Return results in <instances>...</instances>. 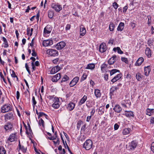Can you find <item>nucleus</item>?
Masks as SVG:
<instances>
[{
    "label": "nucleus",
    "instance_id": "obj_61",
    "mask_svg": "<svg viewBox=\"0 0 154 154\" xmlns=\"http://www.w3.org/2000/svg\"><path fill=\"white\" fill-rule=\"evenodd\" d=\"M63 133L64 135H65V137L66 139V140H69V136L67 135V134L64 132H63Z\"/></svg>",
    "mask_w": 154,
    "mask_h": 154
},
{
    "label": "nucleus",
    "instance_id": "obj_18",
    "mask_svg": "<svg viewBox=\"0 0 154 154\" xmlns=\"http://www.w3.org/2000/svg\"><path fill=\"white\" fill-rule=\"evenodd\" d=\"M75 106V104L73 102H70L67 105V109L69 111L72 110Z\"/></svg>",
    "mask_w": 154,
    "mask_h": 154
},
{
    "label": "nucleus",
    "instance_id": "obj_6",
    "mask_svg": "<svg viewBox=\"0 0 154 154\" xmlns=\"http://www.w3.org/2000/svg\"><path fill=\"white\" fill-rule=\"evenodd\" d=\"M54 103L52 104V106L54 109H57L60 106V102L59 101V98L54 97Z\"/></svg>",
    "mask_w": 154,
    "mask_h": 154
},
{
    "label": "nucleus",
    "instance_id": "obj_21",
    "mask_svg": "<svg viewBox=\"0 0 154 154\" xmlns=\"http://www.w3.org/2000/svg\"><path fill=\"white\" fill-rule=\"evenodd\" d=\"M24 126L26 129V132L27 134H31L32 133L30 125L29 124L28 125V128L26 125H25Z\"/></svg>",
    "mask_w": 154,
    "mask_h": 154
},
{
    "label": "nucleus",
    "instance_id": "obj_25",
    "mask_svg": "<svg viewBox=\"0 0 154 154\" xmlns=\"http://www.w3.org/2000/svg\"><path fill=\"white\" fill-rule=\"evenodd\" d=\"M94 94L97 98H100L101 96V94L100 91L97 89H94Z\"/></svg>",
    "mask_w": 154,
    "mask_h": 154
},
{
    "label": "nucleus",
    "instance_id": "obj_39",
    "mask_svg": "<svg viewBox=\"0 0 154 154\" xmlns=\"http://www.w3.org/2000/svg\"><path fill=\"white\" fill-rule=\"evenodd\" d=\"M114 25L112 22H111L109 26V29L110 31H112L114 30Z\"/></svg>",
    "mask_w": 154,
    "mask_h": 154
},
{
    "label": "nucleus",
    "instance_id": "obj_48",
    "mask_svg": "<svg viewBox=\"0 0 154 154\" xmlns=\"http://www.w3.org/2000/svg\"><path fill=\"white\" fill-rule=\"evenodd\" d=\"M147 17L148 18V25L149 26L151 25V16L150 15H149L147 16Z\"/></svg>",
    "mask_w": 154,
    "mask_h": 154
},
{
    "label": "nucleus",
    "instance_id": "obj_50",
    "mask_svg": "<svg viewBox=\"0 0 154 154\" xmlns=\"http://www.w3.org/2000/svg\"><path fill=\"white\" fill-rule=\"evenodd\" d=\"M82 123V121H79L77 124V127L78 129H79L81 126V125Z\"/></svg>",
    "mask_w": 154,
    "mask_h": 154
},
{
    "label": "nucleus",
    "instance_id": "obj_13",
    "mask_svg": "<svg viewBox=\"0 0 154 154\" xmlns=\"http://www.w3.org/2000/svg\"><path fill=\"white\" fill-rule=\"evenodd\" d=\"M53 44V41L51 40H44L43 41L42 44L44 46H50Z\"/></svg>",
    "mask_w": 154,
    "mask_h": 154
},
{
    "label": "nucleus",
    "instance_id": "obj_58",
    "mask_svg": "<svg viewBox=\"0 0 154 154\" xmlns=\"http://www.w3.org/2000/svg\"><path fill=\"white\" fill-rule=\"evenodd\" d=\"M59 60V59L58 58H57L54 60H53V62L55 64H57Z\"/></svg>",
    "mask_w": 154,
    "mask_h": 154
},
{
    "label": "nucleus",
    "instance_id": "obj_59",
    "mask_svg": "<svg viewBox=\"0 0 154 154\" xmlns=\"http://www.w3.org/2000/svg\"><path fill=\"white\" fill-rule=\"evenodd\" d=\"M20 94L18 91H17L16 93V98L17 100H18L20 97Z\"/></svg>",
    "mask_w": 154,
    "mask_h": 154
},
{
    "label": "nucleus",
    "instance_id": "obj_64",
    "mask_svg": "<svg viewBox=\"0 0 154 154\" xmlns=\"http://www.w3.org/2000/svg\"><path fill=\"white\" fill-rule=\"evenodd\" d=\"M150 122L151 123L154 124V118L153 117L151 118Z\"/></svg>",
    "mask_w": 154,
    "mask_h": 154
},
{
    "label": "nucleus",
    "instance_id": "obj_29",
    "mask_svg": "<svg viewBox=\"0 0 154 154\" xmlns=\"http://www.w3.org/2000/svg\"><path fill=\"white\" fill-rule=\"evenodd\" d=\"M124 23L120 22L117 28L118 31H122L124 29Z\"/></svg>",
    "mask_w": 154,
    "mask_h": 154
},
{
    "label": "nucleus",
    "instance_id": "obj_10",
    "mask_svg": "<svg viewBox=\"0 0 154 154\" xmlns=\"http://www.w3.org/2000/svg\"><path fill=\"white\" fill-rule=\"evenodd\" d=\"M137 145V143L135 141H133L129 143L128 146L129 149L134 150Z\"/></svg>",
    "mask_w": 154,
    "mask_h": 154
},
{
    "label": "nucleus",
    "instance_id": "obj_12",
    "mask_svg": "<svg viewBox=\"0 0 154 154\" xmlns=\"http://www.w3.org/2000/svg\"><path fill=\"white\" fill-rule=\"evenodd\" d=\"M79 79L78 77H75L70 82L69 85L70 87H72L75 85L78 82Z\"/></svg>",
    "mask_w": 154,
    "mask_h": 154
},
{
    "label": "nucleus",
    "instance_id": "obj_27",
    "mask_svg": "<svg viewBox=\"0 0 154 154\" xmlns=\"http://www.w3.org/2000/svg\"><path fill=\"white\" fill-rule=\"evenodd\" d=\"M154 112V109L148 108L146 110V114L150 116Z\"/></svg>",
    "mask_w": 154,
    "mask_h": 154
},
{
    "label": "nucleus",
    "instance_id": "obj_56",
    "mask_svg": "<svg viewBox=\"0 0 154 154\" xmlns=\"http://www.w3.org/2000/svg\"><path fill=\"white\" fill-rule=\"evenodd\" d=\"M25 67H26V70L29 73V74H30V70H29V67L28 66L27 63H26L25 64Z\"/></svg>",
    "mask_w": 154,
    "mask_h": 154
},
{
    "label": "nucleus",
    "instance_id": "obj_51",
    "mask_svg": "<svg viewBox=\"0 0 154 154\" xmlns=\"http://www.w3.org/2000/svg\"><path fill=\"white\" fill-rule=\"evenodd\" d=\"M43 116H45V117H46V116H47V115L43 112H39L38 118H39Z\"/></svg>",
    "mask_w": 154,
    "mask_h": 154
},
{
    "label": "nucleus",
    "instance_id": "obj_40",
    "mask_svg": "<svg viewBox=\"0 0 154 154\" xmlns=\"http://www.w3.org/2000/svg\"><path fill=\"white\" fill-rule=\"evenodd\" d=\"M117 72H119V70L117 69H113L110 71V75H112Z\"/></svg>",
    "mask_w": 154,
    "mask_h": 154
},
{
    "label": "nucleus",
    "instance_id": "obj_42",
    "mask_svg": "<svg viewBox=\"0 0 154 154\" xmlns=\"http://www.w3.org/2000/svg\"><path fill=\"white\" fill-rule=\"evenodd\" d=\"M20 149L24 153L26 152L27 150V148L26 147H25L23 146H22L20 148Z\"/></svg>",
    "mask_w": 154,
    "mask_h": 154
},
{
    "label": "nucleus",
    "instance_id": "obj_52",
    "mask_svg": "<svg viewBox=\"0 0 154 154\" xmlns=\"http://www.w3.org/2000/svg\"><path fill=\"white\" fill-rule=\"evenodd\" d=\"M119 127V125L118 123H116L115 124L114 128L115 130H116L118 129Z\"/></svg>",
    "mask_w": 154,
    "mask_h": 154
},
{
    "label": "nucleus",
    "instance_id": "obj_16",
    "mask_svg": "<svg viewBox=\"0 0 154 154\" xmlns=\"http://www.w3.org/2000/svg\"><path fill=\"white\" fill-rule=\"evenodd\" d=\"M151 71V68L149 66L144 67V74L145 75L148 76L149 75Z\"/></svg>",
    "mask_w": 154,
    "mask_h": 154
},
{
    "label": "nucleus",
    "instance_id": "obj_45",
    "mask_svg": "<svg viewBox=\"0 0 154 154\" xmlns=\"http://www.w3.org/2000/svg\"><path fill=\"white\" fill-rule=\"evenodd\" d=\"M69 79V77L66 75H64L62 78V80L61 81V82H65Z\"/></svg>",
    "mask_w": 154,
    "mask_h": 154
},
{
    "label": "nucleus",
    "instance_id": "obj_41",
    "mask_svg": "<svg viewBox=\"0 0 154 154\" xmlns=\"http://www.w3.org/2000/svg\"><path fill=\"white\" fill-rule=\"evenodd\" d=\"M38 123L40 126H42V127H44V122L42 119H40L39 120Z\"/></svg>",
    "mask_w": 154,
    "mask_h": 154
},
{
    "label": "nucleus",
    "instance_id": "obj_47",
    "mask_svg": "<svg viewBox=\"0 0 154 154\" xmlns=\"http://www.w3.org/2000/svg\"><path fill=\"white\" fill-rule=\"evenodd\" d=\"M104 111V108L103 107L101 106L99 108V112H100L101 114H103Z\"/></svg>",
    "mask_w": 154,
    "mask_h": 154
},
{
    "label": "nucleus",
    "instance_id": "obj_2",
    "mask_svg": "<svg viewBox=\"0 0 154 154\" xmlns=\"http://www.w3.org/2000/svg\"><path fill=\"white\" fill-rule=\"evenodd\" d=\"M92 141L90 139L87 140L83 144V147L86 150H89L92 147Z\"/></svg>",
    "mask_w": 154,
    "mask_h": 154
},
{
    "label": "nucleus",
    "instance_id": "obj_3",
    "mask_svg": "<svg viewBox=\"0 0 154 154\" xmlns=\"http://www.w3.org/2000/svg\"><path fill=\"white\" fill-rule=\"evenodd\" d=\"M120 60V59L119 56L114 55L109 59L108 63L109 65H112L116 62H118Z\"/></svg>",
    "mask_w": 154,
    "mask_h": 154
},
{
    "label": "nucleus",
    "instance_id": "obj_43",
    "mask_svg": "<svg viewBox=\"0 0 154 154\" xmlns=\"http://www.w3.org/2000/svg\"><path fill=\"white\" fill-rule=\"evenodd\" d=\"M141 74L140 73H137L136 74V77L138 81H140V80L141 79Z\"/></svg>",
    "mask_w": 154,
    "mask_h": 154
},
{
    "label": "nucleus",
    "instance_id": "obj_22",
    "mask_svg": "<svg viewBox=\"0 0 154 154\" xmlns=\"http://www.w3.org/2000/svg\"><path fill=\"white\" fill-rule=\"evenodd\" d=\"M124 115H125L127 117H131L133 116V112L131 111H125V113L122 114Z\"/></svg>",
    "mask_w": 154,
    "mask_h": 154
},
{
    "label": "nucleus",
    "instance_id": "obj_60",
    "mask_svg": "<svg viewBox=\"0 0 154 154\" xmlns=\"http://www.w3.org/2000/svg\"><path fill=\"white\" fill-rule=\"evenodd\" d=\"M65 143L66 144V148H67L69 152V153H71V154H72V152H71V151L70 150L69 147L68 146V145H67V143H66V141H65Z\"/></svg>",
    "mask_w": 154,
    "mask_h": 154
},
{
    "label": "nucleus",
    "instance_id": "obj_37",
    "mask_svg": "<svg viewBox=\"0 0 154 154\" xmlns=\"http://www.w3.org/2000/svg\"><path fill=\"white\" fill-rule=\"evenodd\" d=\"M6 153V150L2 146H0V154H5Z\"/></svg>",
    "mask_w": 154,
    "mask_h": 154
},
{
    "label": "nucleus",
    "instance_id": "obj_34",
    "mask_svg": "<svg viewBox=\"0 0 154 154\" xmlns=\"http://www.w3.org/2000/svg\"><path fill=\"white\" fill-rule=\"evenodd\" d=\"M107 65L105 63H103L101 66V70L103 72H105L106 70V68Z\"/></svg>",
    "mask_w": 154,
    "mask_h": 154
},
{
    "label": "nucleus",
    "instance_id": "obj_11",
    "mask_svg": "<svg viewBox=\"0 0 154 154\" xmlns=\"http://www.w3.org/2000/svg\"><path fill=\"white\" fill-rule=\"evenodd\" d=\"M107 49V47L105 43H102L99 47V50L100 52L103 53L105 52Z\"/></svg>",
    "mask_w": 154,
    "mask_h": 154
},
{
    "label": "nucleus",
    "instance_id": "obj_23",
    "mask_svg": "<svg viewBox=\"0 0 154 154\" xmlns=\"http://www.w3.org/2000/svg\"><path fill=\"white\" fill-rule=\"evenodd\" d=\"M122 77V74H119L114 77L111 80V81L114 83L120 79Z\"/></svg>",
    "mask_w": 154,
    "mask_h": 154
},
{
    "label": "nucleus",
    "instance_id": "obj_46",
    "mask_svg": "<svg viewBox=\"0 0 154 154\" xmlns=\"http://www.w3.org/2000/svg\"><path fill=\"white\" fill-rule=\"evenodd\" d=\"M10 71H11V76L13 78L16 77L17 79L18 78L17 76L16 75L14 71L13 70H11V69Z\"/></svg>",
    "mask_w": 154,
    "mask_h": 154
},
{
    "label": "nucleus",
    "instance_id": "obj_57",
    "mask_svg": "<svg viewBox=\"0 0 154 154\" xmlns=\"http://www.w3.org/2000/svg\"><path fill=\"white\" fill-rule=\"evenodd\" d=\"M86 125L85 124L83 126H82L81 128V131H82V132H84L85 131V129L86 128Z\"/></svg>",
    "mask_w": 154,
    "mask_h": 154
},
{
    "label": "nucleus",
    "instance_id": "obj_15",
    "mask_svg": "<svg viewBox=\"0 0 154 154\" xmlns=\"http://www.w3.org/2000/svg\"><path fill=\"white\" fill-rule=\"evenodd\" d=\"M66 43L64 42H61L58 43L56 47L58 50L61 49L63 48L66 45Z\"/></svg>",
    "mask_w": 154,
    "mask_h": 154
},
{
    "label": "nucleus",
    "instance_id": "obj_32",
    "mask_svg": "<svg viewBox=\"0 0 154 154\" xmlns=\"http://www.w3.org/2000/svg\"><path fill=\"white\" fill-rule=\"evenodd\" d=\"M94 68L95 64L94 63H91L88 64L85 69H93Z\"/></svg>",
    "mask_w": 154,
    "mask_h": 154
},
{
    "label": "nucleus",
    "instance_id": "obj_55",
    "mask_svg": "<svg viewBox=\"0 0 154 154\" xmlns=\"http://www.w3.org/2000/svg\"><path fill=\"white\" fill-rule=\"evenodd\" d=\"M151 151L154 153V142H153L151 144Z\"/></svg>",
    "mask_w": 154,
    "mask_h": 154
},
{
    "label": "nucleus",
    "instance_id": "obj_38",
    "mask_svg": "<svg viewBox=\"0 0 154 154\" xmlns=\"http://www.w3.org/2000/svg\"><path fill=\"white\" fill-rule=\"evenodd\" d=\"M116 50L120 54H122L123 53V51L121 50L120 48L117 47V48H114L113 49V51H116Z\"/></svg>",
    "mask_w": 154,
    "mask_h": 154
},
{
    "label": "nucleus",
    "instance_id": "obj_63",
    "mask_svg": "<svg viewBox=\"0 0 154 154\" xmlns=\"http://www.w3.org/2000/svg\"><path fill=\"white\" fill-rule=\"evenodd\" d=\"M32 55L34 56H36V54L35 52V50L34 49L32 50Z\"/></svg>",
    "mask_w": 154,
    "mask_h": 154
},
{
    "label": "nucleus",
    "instance_id": "obj_49",
    "mask_svg": "<svg viewBox=\"0 0 154 154\" xmlns=\"http://www.w3.org/2000/svg\"><path fill=\"white\" fill-rule=\"evenodd\" d=\"M112 6L115 9H117L119 6L118 5L116 2H113L112 4Z\"/></svg>",
    "mask_w": 154,
    "mask_h": 154
},
{
    "label": "nucleus",
    "instance_id": "obj_33",
    "mask_svg": "<svg viewBox=\"0 0 154 154\" xmlns=\"http://www.w3.org/2000/svg\"><path fill=\"white\" fill-rule=\"evenodd\" d=\"M87 97L86 95H84L83 97L81 99L79 102V104L81 105L84 103L87 100Z\"/></svg>",
    "mask_w": 154,
    "mask_h": 154
},
{
    "label": "nucleus",
    "instance_id": "obj_7",
    "mask_svg": "<svg viewBox=\"0 0 154 154\" xmlns=\"http://www.w3.org/2000/svg\"><path fill=\"white\" fill-rule=\"evenodd\" d=\"M51 6L52 8L57 12H59L62 9L61 6L58 3H53L51 4Z\"/></svg>",
    "mask_w": 154,
    "mask_h": 154
},
{
    "label": "nucleus",
    "instance_id": "obj_44",
    "mask_svg": "<svg viewBox=\"0 0 154 154\" xmlns=\"http://www.w3.org/2000/svg\"><path fill=\"white\" fill-rule=\"evenodd\" d=\"M87 77V74L85 73H84L83 74V75H82L81 80V81H82L85 80Z\"/></svg>",
    "mask_w": 154,
    "mask_h": 154
},
{
    "label": "nucleus",
    "instance_id": "obj_36",
    "mask_svg": "<svg viewBox=\"0 0 154 154\" xmlns=\"http://www.w3.org/2000/svg\"><path fill=\"white\" fill-rule=\"evenodd\" d=\"M2 39L4 42L3 44L4 45V47L5 48H7L8 47L9 45L5 37H2Z\"/></svg>",
    "mask_w": 154,
    "mask_h": 154
},
{
    "label": "nucleus",
    "instance_id": "obj_19",
    "mask_svg": "<svg viewBox=\"0 0 154 154\" xmlns=\"http://www.w3.org/2000/svg\"><path fill=\"white\" fill-rule=\"evenodd\" d=\"M113 109L115 112L120 113L122 111V108L119 104H116L113 108Z\"/></svg>",
    "mask_w": 154,
    "mask_h": 154
},
{
    "label": "nucleus",
    "instance_id": "obj_54",
    "mask_svg": "<svg viewBox=\"0 0 154 154\" xmlns=\"http://www.w3.org/2000/svg\"><path fill=\"white\" fill-rule=\"evenodd\" d=\"M32 101L33 105H35L36 104L37 102L35 100V97L34 96L32 97Z\"/></svg>",
    "mask_w": 154,
    "mask_h": 154
},
{
    "label": "nucleus",
    "instance_id": "obj_31",
    "mask_svg": "<svg viewBox=\"0 0 154 154\" xmlns=\"http://www.w3.org/2000/svg\"><path fill=\"white\" fill-rule=\"evenodd\" d=\"M86 33V30L84 27H81L80 28V35L84 36Z\"/></svg>",
    "mask_w": 154,
    "mask_h": 154
},
{
    "label": "nucleus",
    "instance_id": "obj_4",
    "mask_svg": "<svg viewBox=\"0 0 154 154\" xmlns=\"http://www.w3.org/2000/svg\"><path fill=\"white\" fill-rule=\"evenodd\" d=\"M52 29V27L50 25H47L44 29V35L45 37H47L51 33Z\"/></svg>",
    "mask_w": 154,
    "mask_h": 154
},
{
    "label": "nucleus",
    "instance_id": "obj_14",
    "mask_svg": "<svg viewBox=\"0 0 154 154\" xmlns=\"http://www.w3.org/2000/svg\"><path fill=\"white\" fill-rule=\"evenodd\" d=\"M17 139L16 134H11L8 138V140L10 142H12L15 141Z\"/></svg>",
    "mask_w": 154,
    "mask_h": 154
},
{
    "label": "nucleus",
    "instance_id": "obj_20",
    "mask_svg": "<svg viewBox=\"0 0 154 154\" xmlns=\"http://www.w3.org/2000/svg\"><path fill=\"white\" fill-rule=\"evenodd\" d=\"M61 76L60 73H58L54 76L52 79V81L53 82H56L61 78Z\"/></svg>",
    "mask_w": 154,
    "mask_h": 154
},
{
    "label": "nucleus",
    "instance_id": "obj_53",
    "mask_svg": "<svg viewBox=\"0 0 154 154\" xmlns=\"http://www.w3.org/2000/svg\"><path fill=\"white\" fill-rule=\"evenodd\" d=\"M121 60L122 61L126 63H128V60L126 58L122 57L121 58Z\"/></svg>",
    "mask_w": 154,
    "mask_h": 154
},
{
    "label": "nucleus",
    "instance_id": "obj_17",
    "mask_svg": "<svg viewBox=\"0 0 154 154\" xmlns=\"http://www.w3.org/2000/svg\"><path fill=\"white\" fill-rule=\"evenodd\" d=\"M60 69V67L58 66H55L50 71V73L54 74L58 72Z\"/></svg>",
    "mask_w": 154,
    "mask_h": 154
},
{
    "label": "nucleus",
    "instance_id": "obj_28",
    "mask_svg": "<svg viewBox=\"0 0 154 154\" xmlns=\"http://www.w3.org/2000/svg\"><path fill=\"white\" fill-rule=\"evenodd\" d=\"M119 88L117 87L116 86H113L110 89V94H111V95H113L114 93L115 92H116V91L117 90H118L119 89Z\"/></svg>",
    "mask_w": 154,
    "mask_h": 154
},
{
    "label": "nucleus",
    "instance_id": "obj_1",
    "mask_svg": "<svg viewBox=\"0 0 154 154\" xmlns=\"http://www.w3.org/2000/svg\"><path fill=\"white\" fill-rule=\"evenodd\" d=\"M13 109L12 106L8 103L4 104L1 108V111L2 113H5L12 111Z\"/></svg>",
    "mask_w": 154,
    "mask_h": 154
},
{
    "label": "nucleus",
    "instance_id": "obj_30",
    "mask_svg": "<svg viewBox=\"0 0 154 154\" xmlns=\"http://www.w3.org/2000/svg\"><path fill=\"white\" fill-rule=\"evenodd\" d=\"M131 131V129L129 128H124L122 131V134L123 135H127L129 134Z\"/></svg>",
    "mask_w": 154,
    "mask_h": 154
},
{
    "label": "nucleus",
    "instance_id": "obj_62",
    "mask_svg": "<svg viewBox=\"0 0 154 154\" xmlns=\"http://www.w3.org/2000/svg\"><path fill=\"white\" fill-rule=\"evenodd\" d=\"M71 26L69 24H67L66 27V30H68L70 29V28Z\"/></svg>",
    "mask_w": 154,
    "mask_h": 154
},
{
    "label": "nucleus",
    "instance_id": "obj_8",
    "mask_svg": "<svg viewBox=\"0 0 154 154\" xmlns=\"http://www.w3.org/2000/svg\"><path fill=\"white\" fill-rule=\"evenodd\" d=\"M13 125L10 122H8L4 126V128L5 131L9 132V131H11L13 128Z\"/></svg>",
    "mask_w": 154,
    "mask_h": 154
},
{
    "label": "nucleus",
    "instance_id": "obj_35",
    "mask_svg": "<svg viewBox=\"0 0 154 154\" xmlns=\"http://www.w3.org/2000/svg\"><path fill=\"white\" fill-rule=\"evenodd\" d=\"M54 11L52 10H49L48 12V17L50 18H52L54 15Z\"/></svg>",
    "mask_w": 154,
    "mask_h": 154
},
{
    "label": "nucleus",
    "instance_id": "obj_24",
    "mask_svg": "<svg viewBox=\"0 0 154 154\" xmlns=\"http://www.w3.org/2000/svg\"><path fill=\"white\" fill-rule=\"evenodd\" d=\"M143 61L144 59L143 57H140L139 58L135 63V65L136 66H139L140 65Z\"/></svg>",
    "mask_w": 154,
    "mask_h": 154
},
{
    "label": "nucleus",
    "instance_id": "obj_26",
    "mask_svg": "<svg viewBox=\"0 0 154 154\" xmlns=\"http://www.w3.org/2000/svg\"><path fill=\"white\" fill-rule=\"evenodd\" d=\"M145 53L146 56L149 58L151 57V51L149 48L147 47L146 48L145 50Z\"/></svg>",
    "mask_w": 154,
    "mask_h": 154
},
{
    "label": "nucleus",
    "instance_id": "obj_9",
    "mask_svg": "<svg viewBox=\"0 0 154 154\" xmlns=\"http://www.w3.org/2000/svg\"><path fill=\"white\" fill-rule=\"evenodd\" d=\"M5 120V121L13 119L14 115L12 112H8L4 115Z\"/></svg>",
    "mask_w": 154,
    "mask_h": 154
},
{
    "label": "nucleus",
    "instance_id": "obj_5",
    "mask_svg": "<svg viewBox=\"0 0 154 154\" xmlns=\"http://www.w3.org/2000/svg\"><path fill=\"white\" fill-rule=\"evenodd\" d=\"M47 53L50 56L55 57L58 55V52L56 50L49 49L47 51Z\"/></svg>",
    "mask_w": 154,
    "mask_h": 154
}]
</instances>
